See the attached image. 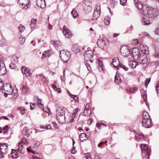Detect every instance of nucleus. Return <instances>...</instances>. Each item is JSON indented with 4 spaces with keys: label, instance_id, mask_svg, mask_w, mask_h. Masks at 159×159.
Masks as SVG:
<instances>
[{
    "label": "nucleus",
    "instance_id": "nucleus-7",
    "mask_svg": "<svg viewBox=\"0 0 159 159\" xmlns=\"http://www.w3.org/2000/svg\"><path fill=\"white\" fill-rule=\"evenodd\" d=\"M142 125L143 126L147 128H150L153 125H152L151 120L148 119L147 120H142Z\"/></svg>",
    "mask_w": 159,
    "mask_h": 159
},
{
    "label": "nucleus",
    "instance_id": "nucleus-55",
    "mask_svg": "<svg viewBox=\"0 0 159 159\" xmlns=\"http://www.w3.org/2000/svg\"><path fill=\"white\" fill-rule=\"evenodd\" d=\"M37 20L33 19L31 20V23L32 24H34L37 25L36 23Z\"/></svg>",
    "mask_w": 159,
    "mask_h": 159
},
{
    "label": "nucleus",
    "instance_id": "nucleus-13",
    "mask_svg": "<svg viewBox=\"0 0 159 159\" xmlns=\"http://www.w3.org/2000/svg\"><path fill=\"white\" fill-rule=\"evenodd\" d=\"M87 3L84 5L83 6V8L84 11L86 13H89L91 11V7L90 5H89L88 3L89 2H87Z\"/></svg>",
    "mask_w": 159,
    "mask_h": 159
},
{
    "label": "nucleus",
    "instance_id": "nucleus-52",
    "mask_svg": "<svg viewBox=\"0 0 159 159\" xmlns=\"http://www.w3.org/2000/svg\"><path fill=\"white\" fill-rule=\"evenodd\" d=\"M85 65L88 69V70L90 71V70L91 69V67L89 65V64L87 63V62H86L85 63Z\"/></svg>",
    "mask_w": 159,
    "mask_h": 159
},
{
    "label": "nucleus",
    "instance_id": "nucleus-15",
    "mask_svg": "<svg viewBox=\"0 0 159 159\" xmlns=\"http://www.w3.org/2000/svg\"><path fill=\"white\" fill-rule=\"evenodd\" d=\"M120 50L122 55L125 57H128L130 54V52L133 53L134 52V50H122L123 52Z\"/></svg>",
    "mask_w": 159,
    "mask_h": 159
},
{
    "label": "nucleus",
    "instance_id": "nucleus-51",
    "mask_svg": "<svg viewBox=\"0 0 159 159\" xmlns=\"http://www.w3.org/2000/svg\"><path fill=\"white\" fill-rule=\"evenodd\" d=\"M35 103H30V107L31 109L32 110L35 108Z\"/></svg>",
    "mask_w": 159,
    "mask_h": 159
},
{
    "label": "nucleus",
    "instance_id": "nucleus-35",
    "mask_svg": "<svg viewBox=\"0 0 159 159\" xmlns=\"http://www.w3.org/2000/svg\"><path fill=\"white\" fill-rule=\"evenodd\" d=\"M19 39L20 42V43L22 44H24L25 40V38L22 37V36L19 38Z\"/></svg>",
    "mask_w": 159,
    "mask_h": 159
},
{
    "label": "nucleus",
    "instance_id": "nucleus-57",
    "mask_svg": "<svg viewBox=\"0 0 159 159\" xmlns=\"http://www.w3.org/2000/svg\"><path fill=\"white\" fill-rule=\"evenodd\" d=\"M26 73V74H25L26 75L27 77H30L31 76V72L30 71Z\"/></svg>",
    "mask_w": 159,
    "mask_h": 159
},
{
    "label": "nucleus",
    "instance_id": "nucleus-29",
    "mask_svg": "<svg viewBox=\"0 0 159 159\" xmlns=\"http://www.w3.org/2000/svg\"><path fill=\"white\" fill-rule=\"evenodd\" d=\"M146 50L147 49H148V47L147 45L145 44H140L139 46L140 50Z\"/></svg>",
    "mask_w": 159,
    "mask_h": 159
},
{
    "label": "nucleus",
    "instance_id": "nucleus-34",
    "mask_svg": "<svg viewBox=\"0 0 159 159\" xmlns=\"http://www.w3.org/2000/svg\"><path fill=\"white\" fill-rule=\"evenodd\" d=\"M70 96L73 98L75 99V101H76V102L78 101V97H77V95H74L72 94L71 93H70Z\"/></svg>",
    "mask_w": 159,
    "mask_h": 159
},
{
    "label": "nucleus",
    "instance_id": "nucleus-41",
    "mask_svg": "<svg viewBox=\"0 0 159 159\" xmlns=\"http://www.w3.org/2000/svg\"><path fill=\"white\" fill-rule=\"evenodd\" d=\"M118 62L119 63V66L121 68L127 71L128 70V68L127 67H126L125 66L123 65L122 64H121V63H119V61L118 60Z\"/></svg>",
    "mask_w": 159,
    "mask_h": 159
},
{
    "label": "nucleus",
    "instance_id": "nucleus-48",
    "mask_svg": "<svg viewBox=\"0 0 159 159\" xmlns=\"http://www.w3.org/2000/svg\"><path fill=\"white\" fill-rule=\"evenodd\" d=\"M131 43L133 45H136L137 44H139V42L138 41V40L137 39H136L135 40L134 39L131 42Z\"/></svg>",
    "mask_w": 159,
    "mask_h": 159
},
{
    "label": "nucleus",
    "instance_id": "nucleus-16",
    "mask_svg": "<svg viewBox=\"0 0 159 159\" xmlns=\"http://www.w3.org/2000/svg\"><path fill=\"white\" fill-rule=\"evenodd\" d=\"M139 54L138 55V60L141 63L143 64L145 62V59H144L143 58H142V56L143 55L142 54H140V50H139Z\"/></svg>",
    "mask_w": 159,
    "mask_h": 159
},
{
    "label": "nucleus",
    "instance_id": "nucleus-56",
    "mask_svg": "<svg viewBox=\"0 0 159 159\" xmlns=\"http://www.w3.org/2000/svg\"><path fill=\"white\" fill-rule=\"evenodd\" d=\"M154 55L155 57L159 58V52L158 50H156L155 52Z\"/></svg>",
    "mask_w": 159,
    "mask_h": 159
},
{
    "label": "nucleus",
    "instance_id": "nucleus-33",
    "mask_svg": "<svg viewBox=\"0 0 159 159\" xmlns=\"http://www.w3.org/2000/svg\"><path fill=\"white\" fill-rule=\"evenodd\" d=\"M48 51L46 50L44 51L42 54V59L43 60V58L45 57L46 56H47L48 55Z\"/></svg>",
    "mask_w": 159,
    "mask_h": 159
},
{
    "label": "nucleus",
    "instance_id": "nucleus-28",
    "mask_svg": "<svg viewBox=\"0 0 159 159\" xmlns=\"http://www.w3.org/2000/svg\"><path fill=\"white\" fill-rule=\"evenodd\" d=\"M21 71H22V73L23 74H26V73H27V72L30 71V70H28L27 68L25 67H22Z\"/></svg>",
    "mask_w": 159,
    "mask_h": 159
},
{
    "label": "nucleus",
    "instance_id": "nucleus-12",
    "mask_svg": "<svg viewBox=\"0 0 159 159\" xmlns=\"http://www.w3.org/2000/svg\"><path fill=\"white\" fill-rule=\"evenodd\" d=\"M97 44L100 48L102 49L103 50L105 49V47L106 46H105V41L103 39H98L97 42Z\"/></svg>",
    "mask_w": 159,
    "mask_h": 159
},
{
    "label": "nucleus",
    "instance_id": "nucleus-17",
    "mask_svg": "<svg viewBox=\"0 0 159 159\" xmlns=\"http://www.w3.org/2000/svg\"><path fill=\"white\" fill-rule=\"evenodd\" d=\"M80 139L81 142H83L84 140H87L88 138L87 137V135L85 133H82L80 135Z\"/></svg>",
    "mask_w": 159,
    "mask_h": 159
},
{
    "label": "nucleus",
    "instance_id": "nucleus-36",
    "mask_svg": "<svg viewBox=\"0 0 159 159\" xmlns=\"http://www.w3.org/2000/svg\"><path fill=\"white\" fill-rule=\"evenodd\" d=\"M130 50V47L127 45H123L122 46L120 50Z\"/></svg>",
    "mask_w": 159,
    "mask_h": 159
},
{
    "label": "nucleus",
    "instance_id": "nucleus-30",
    "mask_svg": "<svg viewBox=\"0 0 159 159\" xmlns=\"http://www.w3.org/2000/svg\"><path fill=\"white\" fill-rule=\"evenodd\" d=\"M119 79L117 78L116 75L115 77V82L116 83H117V84H119L121 82V79L120 77H119Z\"/></svg>",
    "mask_w": 159,
    "mask_h": 159
},
{
    "label": "nucleus",
    "instance_id": "nucleus-1",
    "mask_svg": "<svg viewBox=\"0 0 159 159\" xmlns=\"http://www.w3.org/2000/svg\"><path fill=\"white\" fill-rule=\"evenodd\" d=\"M146 7L145 6L143 10V15L145 17L151 19L155 18L158 15V12L157 9L149 7L146 8Z\"/></svg>",
    "mask_w": 159,
    "mask_h": 159
},
{
    "label": "nucleus",
    "instance_id": "nucleus-11",
    "mask_svg": "<svg viewBox=\"0 0 159 159\" xmlns=\"http://www.w3.org/2000/svg\"><path fill=\"white\" fill-rule=\"evenodd\" d=\"M37 4L40 8L43 9L46 7V3L45 0H37Z\"/></svg>",
    "mask_w": 159,
    "mask_h": 159
},
{
    "label": "nucleus",
    "instance_id": "nucleus-38",
    "mask_svg": "<svg viewBox=\"0 0 159 159\" xmlns=\"http://www.w3.org/2000/svg\"><path fill=\"white\" fill-rule=\"evenodd\" d=\"M28 89L26 86H23L22 89V91L24 93H26L28 91Z\"/></svg>",
    "mask_w": 159,
    "mask_h": 159
},
{
    "label": "nucleus",
    "instance_id": "nucleus-2",
    "mask_svg": "<svg viewBox=\"0 0 159 159\" xmlns=\"http://www.w3.org/2000/svg\"><path fill=\"white\" fill-rule=\"evenodd\" d=\"M56 115L57 120L59 123L63 124L66 121L64 110L61 108H58L57 109Z\"/></svg>",
    "mask_w": 159,
    "mask_h": 159
},
{
    "label": "nucleus",
    "instance_id": "nucleus-59",
    "mask_svg": "<svg viewBox=\"0 0 159 159\" xmlns=\"http://www.w3.org/2000/svg\"><path fill=\"white\" fill-rule=\"evenodd\" d=\"M30 26L31 29H33L36 27V25L34 24L30 23Z\"/></svg>",
    "mask_w": 159,
    "mask_h": 159
},
{
    "label": "nucleus",
    "instance_id": "nucleus-27",
    "mask_svg": "<svg viewBox=\"0 0 159 159\" xmlns=\"http://www.w3.org/2000/svg\"><path fill=\"white\" fill-rule=\"evenodd\" d=\"M2 89L5 91V88L4 86V82L0 79V91H1Z\"/></svg>",
    "mask_w": 159,
    "mask_h": 159
},
{
    "label": "nucleus",
    "instance_id": "nucleus-31",
    "mask_svg": "<svg viewBox=\"0 0 159 159\" xmlns=\"http://www.w3.org/2000/svg\"><path fill=\"white\" fill-rule=\"evenodd\" d=\"M142 23L143 25H148L149 24V23L148 21H147V20L144 18H143L142 20Z\"/></svg>",
    "mask_w": 159,
    "mask_h": 159
},
{
    "label": "nucleus",
    "instance_id": "nucleus-44",
    "mask_svg": "<svg viewBox=\"0 0 159 159\" xmlns=\"http://www.w3.org/2000/svg\"><path fill=\"white\" fill-rule=\"evenodd\" d=\"M10 68L11 69H15L16 68V65L13 62H11L9 65Z\"/></svg>",
    "mask_w": 159,
    "mask_h": 159
},
{
    "label": "nucleus",
    "instance_id": "nucleus-62",
    "mask_svg": "<svg viewBox=\"0 0 159 159\" xmlns=\"http://www.w3.org/2000/svg\"><path fill=\"white\" fill-rule=\"evenodd\" d=\"M76 152V151L75 150V147H73V149H72L71 152L72 154H75Z\"/></svg>",
    "mask_w": 159,
    "mask_h": 159
},
{
    "label": "nucleus",
    "instance_id": "nucleus-3",
    "mask_svg": "<svg viewBox=\"0 0 159 159\" xmlns=\"http://www.w3.org/2000/svg\"><path fill=\"white\" fill-rule=\"evenodd\" d=\"M141 149L142 152H144L143 159H149L150 150L148 148L146 144H141Z\"/></svg>",
    "mask_w": 159,
    "mask_h": 159
},
{
    "label": "nucleus",
    "instance_id": "nucleus-47",
    "mask_svg": "<svg viewBox=\"0 0 159 159\" xmlns=\"http://www.w3.org/2000/svg\"><path fill=\"white\" fill-rule=\"evenodd\" d=\"M149 50H140V53L142 52L143 53L142 54V55H143L144 54H148L149 53Z\"/></svg>",
    "mask_w": 159,
    "mask_h": 159
},
{
    "label": "nucleus",
    "instance_id": "nucleus-39",
    "mask_svg": "<svg viewBox=\"0 0 159 159\" xmlns=\"http://www.w3.org/2000/svg\"><path fill=\"white\" fill-rule=\"evenodd\" d=\"M71 13L73 14V17L74 18L78 16V14L77 12L75 11V10H73Z\"/></svg>",
    "mask_w": 159,
    "mask_h": 159
},
{
    "label": "nucleus",
    "instance_id": "nucleus-61",
    "mask_svg": "<svg viewBox=\"0 0 159 159\" xmlns=\"http://www.w3.org/2000/svg\"><path fill=\"white\" fill-rule=\"evenodd\" d=\"M120 2L121 4L123 5L126 2L127 0H120Z\"/></svg>",
    "mask_w": 159,
    "mask_h": 159
},
{
    "label": "nucleus",
    "instance_id": "nucleus-46",
    "mask_svg": "<svg viewBox=\"0 0 159 159\" xmlns=\"http://www.w3.org/2000/svg\"><path fill=\"white\" fill-rule=\"evenodd\" d=\"M138 89V88L137 87H134L132 89H130L129 90V92L130 93H134L135 91L137 90Z\"/></svg>",
    "mask_w": 159,
    "mask_h": 159
},
{
    "label": "nucleus",
    "instance_id": "nucleus-20",
    "mask_svg": "<svg viewBox=\"0 0 159 159\" xmlns=\"http://www.w3.org/2000/svg\"><path fill=\"white\" fill-rule=\"evenodd\" d=\"M100 15V11H98V10L96 8V10L94 11V13L93 14V17L95 18L96 19Z\"/></svg>",
    "mask_w": 159,
    "mask_h": 159
},
{
    "label": "nucleus",
    "instance_id": "nucleus-6",
    "mask_svg": "<svg viewBox=\"0 0 159 159\" xmlns=\"http://www.w3.org/2000/svg\"><path fill=\"white\" fill-rule=\"evenodd\" d=\"M8 146V144L7 143H0V150L3 154H6L7 153Z\"/></svg>",
    "mask_w": 159,
    "mask_h": 159
},
{
    "label": "nucleus",
    "instance_id": "nucleus-43",
    "mask_svg": "<svg viewBox=\"0 0 159 159\" xmlns=\"http://www.w3.org/2000/svg\"><path fill=\"white\" fill-rule=\"evenodd\" d=\"M8 126L7 125H5L2 129V130H3V132L5 133H6L8 132Z\"/></svg>",
    "mask_w": 159,
    "mask_h": 159
},
{
    "label": "nucleus",
    "instance_id": "nucleus-53",
    "mask_svg": "<svg viewBox=\"0 0 159 159\" xmlns=\"http://www.w3.org/2000/svg\"><path fill=\"white\" fill-rule=\"evenodd\" d=\"M7 58L5 57H2L0 59V63L1 62L4 63V61L5 60H6Z\"/></svg>",
    "mask_w": 159,
    "mask_h": 159
},
{
    "label": "nucleus",
    "instance_id": "nucleus-5",
    "mask_svg": "<svg viewBox=\"0 0 159 159\" xmlns=\"http://www.w3.org/2000/svg\"><path fill=\"white\" fill-rule=\"evenodd\" d=\"M94 56L92 50H86L84 53V59L86 61H89Z\"/></svg>",
    "mask_w": 159,
    "mask_h": 159
},
{
    "label": "nucleus",
    "instance_id": "nucleus-14",
    "mask_svg": "<svg viewBox=\"0 0 159 159\" xmlns=\"http://www.w3.org/2000/svg\"><path fill=\"white\" fill-rule=\"evenodd\" d=\"M119 35V34L114 33L112 37H109L108 38V41L111 43H115L117 39L116 37Z\"/></svg>",
    "mask_w": 159,
    "mask_h": 159
},
{
    "label": "nucleus",
    "instance_id": "nucleus-45",
    "mask_svg": "<svg viewBox=\"0 0 159 159\" xmlns=\"http://www.w3.org/2000/svg\"><path fill=\"white\" fill-rule=\"evenodd\" d=\"M91 113V110L90 109H86V115L85 116H89L90 115Z\"/></svg>",
    "mask_w": 159,
    "mask_h": 159
},
{
    "label": "nucleus",
    "instance_id": "nucleus-4",
    "mask_svg": "<svg viewBox=\"0 0 159 159\" xmlns=\"http://www.w3.org/2000/svg\"><path fill=\"white\" fill-rule=\"evenodd\" d=\"M62 53L63 54L64 58H61V60L64 63L68 61L70 57L71 53L68 50H61L60 54Z\"/></svg>",
    "mask_w": 159,
    "mask_h": 159
},
{
    "label": "nucleus",
    "instance_id": "nucleus-63",
    "mask_svg": "<svg viewBox=\"0 0 159 159\" xmlns=\"http://www.w3.org/2000/svg\"><path fill=\"white\" fill-rule=\"evenodd\" d=\"M42 101V100H41V101H40V102L36 103L37 104L39 107H40V106L43 107V104L41 103Z\"/></svg>",
    "mask_w": 159,
    "mask_h": 159
},
{
    "label": "nucleus",
    "instance_id": "nucleus-9",
    "mask_svg": "<svg viewBox=\"0 0 159 159\" xmlns=\"http://www.w3.org/2000/svg\"><path fill=\"white\" fill-rule=\"evenodd\" d=\"M62 32L64 35L67 38H68L71 36V31L65 25H64L63 26Z\"/></svg>",
    "mask_w": 159,
    "mask_h": 159
},
{
    "label": "nucleus",
    "instance_id": "nucleus-40",
    "mask_svg": "<svg viewBox=\"0 0 159 159\" xmlns=\"http://www.w3.org/2000/svg\"><path fill=\"white\" fill-rule=\"evenodd\" d=\"M17 110L20 111V113L22 115H23L25 113L24 111L25 109H23L22 107H20Z\"/></svg>",
    "mask_w": 159,
    "mask_h": 159
},
{
    "label": "nucleus",
    "instance_id": "nucleus-19",
    "mask_svg": "<svg viewBox=\"0 0 159 159\" xmlns=\"http://www.w3.org/2000/svg\"><path fill=\"white\" fill-rule=\"evenodd\" d=\"M11 154L12 158H17L18 157V153L17 152L16 150L13 149H11Z\"/></svg>",
    "mask_w": 159,
    "mask_h": 159
},
{
    "label": "nucleus",
    "instance_id": "nucleus-18",
    "mask_svg": "<svg viewBox=\"0 0 159 159\" xmlns=\"http://www.w3.org/2000/svg\"><path fill=\"white\" fill-rule=\"evenodd\" d=\"M146 6V8H148V6L147 5H144L143 4H142L141 3H138V4L136 5V7H137L140 10L142 9V12L143 14V10L144 7Z\"/></svg>",
    "mask_w": 159,
    "mask_h": 159
},
{
    "label": "nucleus",
    "instance_id": "nucleus-26",
    "mask_svg": "<svg viewBox=\"0 0 159 159\" xmlns=\"http://www.w3.org/2000/svg\"><path fill=\"white\" fill-rule=\"evenodd\" d=\"M109 18L108 16H106L105 17L104 21L105 25H109L110 23V21L109 20Z\"/></svg>",
    "mask_w": 159,
    "mask_h": 159
},
{
    "label": "nucleus",
    "instance_id": "nucleus-10",
    "mask_svg": "<svg viewBox=\"0 0 159 159\" xmlns=\"http://www.w3.org/2000/svg\"><path fill=\"white\" fill-rule=\"evenodd\" d=\"M26 0H18V3L20 5H22L23 6V8L25 9H26L28 7L29 0L27 1V2H26Z\"/></svg>",
    "mask_w": 159,
    "mask_h": 159
},
{
    "label": "nucleus",
    "instance_id": "nucleus-24",
    "mask_svg": "<svg viewBox=\"0 0 159 159\" xmlns=\"http://www.w3.org/2000/svg\"><path fill=\"white\" fill-rule=\"evenodd\" d=\"M52 43L56 47H58L60 45V41L59 40H54L52 41Z\"/></svg>",
    "mask_w": 159,
    "mask_h": 159
},
{
    "label": "nucleus",
    "instance_id": "nucleus-37",
    "mask_svg": "<svg viewBox=\"0 0 159 159\" xmlns=\"http://www.w3.org/2000/svg\"><path fill=\"white\" fill-rule=\"evenodd\" d=\"M19 29L20 31L21 32H22L24 31L25 30V28L23 25L20 24L19 26Z\"/></svg>",
    "mask_w": 159,
    "mask_h": 159
},
{
    "label": "nucleus",
    "instance_id": "nucleus-23",
    "mask_svg": "<svg viewBox=\"0 0 159 159\" xmlns=\"http://www.w3.org/2000/svg\"><path fill=\"white\" fill-rule=\"evenodd\" d=\"M22 133L23 134L28 137H29L30 135V134L28 133V129L27 127H25L23 129Z\"/></svg>",
    "mask_w": 159,
    "mask_h": 159
},
{
    "label": "nucleus",
    "instance_id": "nucleus-54",
    "mask_svg": "<svg viewBox=\"0 0 159 159\" xmlns=\"http://www.w3.org/2000/svg\"><path fill=\"white\" fill-rule=\"evenodd\" d=\"M51 128V126L50 125H49L46 126H45L44 127H42V128L44 129L46 128L47 129H52Z\"/></svg>",
    "mask_w": 159,
    "mask_h": 159
},
{
    "label": "nucleus",
    "instance_id": "nucleus-50",
    "mask_svg": "<svg viewBox=\"0 0 159 159\" xmlns=\"http://www.w3.org/2000/svg\"><path fill=\"white\" fill-rule=\"evenodd\" d=\"M97 63H98V64L99 66H100V67H102V63L101 60L99 59H98L97 61Z\"/></svg>",
    "mask_w": 159,
    "mask_h": 159
},
{
    "label": "nucleus",
    "instance_id": "nucleus-60",
    "mask_svg": "<svg viewBox=\"0 0 159 159\" xmlns=\"http://www.w3.org/2000/svg\"><path fill=\"white\" fill-rule=\"evenodd\" d=\"M143 99L144 101L145 102H146V101H147V94H143Z\"/></svg>",
    "mask_w": 159,
    "mask_h": 159
},
{
    "label": "nucleus",
    "instance_id": "nucleus-8",
    "mask_svg": "<svg viewBox=\"0 0 159 159\" xmlns=\"http://www.w3.org/2000/svg\"><path fill=\"white\" fill-rule=\"evenodd\" d=\"M7 70L4 63H0V75H5L7 73Z\"/></svg>",
    "mask_w": 159,
    "mask_h": 159
},
{
    "label": "nucleus",
    "instance_id": "nucleus-58",
    "mask_svg": "<svg viewBox=\"0 0 159 159\" xmlns=\"http://www.w3.org/2000/svg\"><path fill=\"white\" fill-rule=\"evenodd\" d=\"M155 34L159 35V28L156 29L155 31Z\"/></svg>",
    "mask_w": 159,
    "mask_h": 159
},
{
    "label": "nucleus",
    "instance_id": "nucleus-21",
    "mask_svg": "<svg viewBox=\"0 0 159 159\" xmlns=\"http://www.w3.org/2000/svg\"><path fill=\"white\" fill-rule=\"evenodd\" d=\"M79 111V109L78 108L75 109L74 111V113L72 114L73 116L71 117V118H72V120L70 121V122H72L74 121V119H73V117L75 118L77 116V115H76L77 114V112L78 111Z\"/></svg>",
    "mask_w": 159,
    "mask_h": 159
},
{
    "label": "nucleus",
    "instance_id": "nucleus-25",
    "mask_svg": "<svg viewBox=\"0 0 159 159\" xmlns=\"http://www.w3.org/2000/svg\"><path fill=\"white\" fill-rule=\"evenodd\" d=\"M138 64V63L135 61H132L130 62V66L133 69L135 68Z\"/></svg>",
    "mask_w": 159,
    "mask_h": 159
},
{
    "label": "nucleus",
    "instance_id": "nucleus-64",
    "mask_svg": "<svg viewBox=\"0 0 159 159\" xmlns=\"http://www.w3.org/2000/svg\"><path fill=\"white\" fill-rule=\"evenodd\" d=\"M156 90L157 93H159V84H157L156 87Z\"/></svg>",
    "mask_w": 159,
    "mask_h": 159
},
{
    "label": "nucleus",
    "instance_id": "nucleus-22",
    "mask_svg": "<svg viewBox=\"0 0 159 159\" xmlns=\"http://www.w3.org/2000/svg\"><path fill=\"white\" fill-rule=\"evenodd\" d=\"M143 120H147L149 119V116L148 113L146 111L144 112L142 115Z\"/></svg>",
    "mask_w": 159,
    "mask_h": 159
},
{
    "label": "nucleus",
    "instance_id": "nucleus-42",
    "mask_svg": "<svg viewBox=\"0 0 159 159\" xmlns=\"http://www.w3.org/2000/svg\"><path fill=\"white\" fill-rule=\"evenodd\" d=\"M151 80V78H147L145 80V86L146 87H147L148 84L150 82Z\"/></svg>",
    "mask_w": 159,
    "mask_h": 159
},
{
    "label": "nucleus",
    "instance_id": "nucleus-49",
    "mask_svg": "<svg viewBox=\"0 0 159 159\" xmlns=\"http://www.w3.org/2000/svg\"><path fill=\"white\" fill-rule=\"evenodd\" d=\"M33 99H34V101L35 102H37V101H41V100H42V99H40V98H38V97H37L36 96H34V97Z\"/></svg>",
    "mask_w": 159,
    "mask_h": 159
},
{
    "label": "nucleus",
    "instance_id": "nucleus-32",
    "mask_svg": "<svg viewBox=\"0 0 159 159\" xmlns=\"http://www.w3.org/2000/svg\"><path fill=\"white\" fill-rule=\"evenodd\" d=\"M72 49H75V50H80L81 48H80V47L77 44H74L72 47Z\"/></svg>",
    "mask_w": 159,
    "mask_h": 159
}]
</instances>
